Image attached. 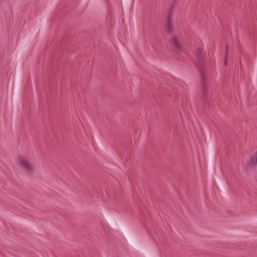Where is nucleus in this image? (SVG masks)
<instances>
[{
    "label": "nucleus",
    "instance_id": "2",
    "mask_svg": "<svg viewBox=\"0 0 257 257\" xmlns=\"http://www.w3.org/2000/svg\"><path fill=\"white\" fill-rule=\"evenodd\" d=\"M20 167L27 174H31L34 171V165L30 157L26 156H20L18 160Z\"/></svg>",
    "mask_w": 257,
    "mask_h": 257
},
{
    "label": "nucleus",
    "instance_id": "3",
    "mask_svg": "<svg viewBox=\"0 0 257 257\" xmlns=\"http://www.w3.org/2000/svg\"><path fill=\"white\" fill-rule=\"evenodd\" d=\"M171 48L177 53H180L184 50L183 44L179 35H173L170 39Z\"/></svg>",
    "mask_w": 257,
    "mask_h": 257
},
{
    "label": "nucleus",
    "instance_id": "6",
    "mask_svg": "<svg viewBox=\"0 0 257 257\" xmlns=\"http://www.w3.org/2000/svg\"><path fill=\"white\" fill-rule=\"evenodd\" d=\"M228 50H229V46L228 45H226L225 46V51H226L225 55H226V56H228L227 52H228Z\"/></svg>",
    "mask_w": 257,
    "mask_h": 257
},
{
    "label": "nucleus",
    "instance_id": "4",
    "mask_svg": "<svg viewBox=\"0 0 257 257\" xmlns=\"http://www.w3.org/2000/svg\"><path fill=\"white\" fill-rule=\"evenodd\" d=\"M165 29L166 32L169 34H173V25L171 21V16L169 15L167 18V19L165 22Z\"/></svg>",
    "mask_w": 257,
    "mask_h": 257
},
{
    "label": "nucleus",
    "instance_id": "1",
    "mask_svg": "<svg viewBox=\"0 0 257 257\" xmlns=\"http://www.w3.org/2000/svg\"><path fill=\"white\" fill-rule=\"evenodd\" d=\"M196 65L199 69L201 79L200 97L206 104L208 102V75L205 61V53L204 48L198 47L195 53Z\"/></svg>",
    "mask_w": 257,
    "mask_h": 257
},
{
    "label": "nucleus",
    "instance_id": "5",
    "mask_svg": "<svg viewBox=\"0 0 257 257\" xmlns=\"http://www.w3.org/2000/svg\"><path fill=\"white\" fill-rule=\"evenodd\" d=\"M246 165L250 169H253L256 167L257 165V151L255 154L253 156L250 157L246 162Z\"/></svg>",
    "mask_w": 257,
    "mask_h": 257
},
{
    "label": "nucleus",
    "instance_id": "7",
    "mask_svg": "<svg viewBox=\"0 0 257 257\" xmlns=\"http://www.w3.org/2000/svg\"><path fill=\"white\" fill-rule=\"evenodd\" d=\"M227 56H226V55L225 56V59H224V63H225V65H227Z\"/></svg>",
    "mask_w": 257,
    "mask_h": 257
}]
</instances>
